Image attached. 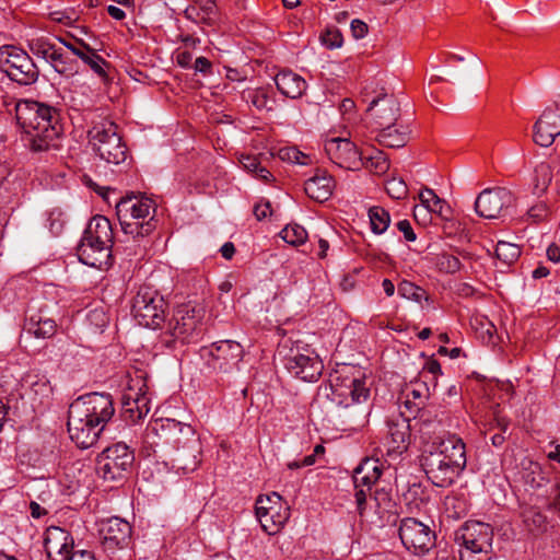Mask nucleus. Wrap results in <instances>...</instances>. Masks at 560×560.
Wrapping results in <instances>:
<instances>
[{
  "label": "nucleus",
  "mask_w": 560,
  "mask_h": 560,
  "mask_svg": "<svg viewBox=\"0 0 560 560\" xmlns=\"http://www.w3.org/2000/svg\"><path fill=\"white\" fill-rule=\"evenodd\" d=\"M374 500L380 509L382 508L383 510H388V508L390 506V498L388 497V493L384 490L376 491Z\"/></svg>",
  "instance_id": "nucleus-64"
},
{
  "label": "nucleus",
  "mask_w": 560,
  "mask_h": 560,
  "mask_svg": "<svg viewBox=\"0 0 560 560\" xmlns=\"http://www.w3.org/2000/svg\"><path fill=\"white\" fill-rule=\"evenodd\" d=\"M322 43L329 49L339 48L342 46L343 38L341 32L336 27H329L320 36Z\"/></svg>",
  "instance_id": "nucleus-52"
},
{
  "label": "nucleus",
  "mask_w": 560,
  "mask_h": 560,
  "mask_svg": "<svg viewBox=\"0 0 560 560\" xmlns=\"http://www.w3.org/2000/svg\"><path fill=\"white\" fill-rule=\"evenodd\" d=\"M515 203L511 190L502 187L488 188L479 194L475 202L476 212L486 219L505 217Z\"/></svg>",
  "instance_id": "nucleus-12"
},
{
  "label": "nucleus",
  "mask_w": 560,
  "mask_h": 560,
  "mask_svg": "<svg viewBox=\"0 0 560 560\" xmlns=\"http://www.w3.org/2000/svg\"><path fill=\"white\" fill-rule=\"evenodd\" d=\"M334 189V179L325 171H317L304 184L306 195L315 201L324 202L329 199Z\"/></svg>",
  "instance_id": "nucleus-29"
},
{
  "label": "nucleus",
  "mask_w": 560,
  "mask_h": 560,
  "mask_svg": "<svg viewBox=\"0 0 560 560\" xmlns=\"http://www.w3.org/2000/svg\"><path fill=\"white\" fill-rule=\"evenodd\" d=\"M250 103L256 106L258 109H264L267 107L268 98L264 93L260 92H252L249 94Z\"/></svg>",
  "instance_id": "nucleus-59"
},
{
  "label": "nucleus",
  "mask_w": 560,
  "mask_h": 560,
  "mask_svg": "<svg viewBox=\"0 0 560 560\" xmlns=\"http://www.w3.org/2000/svg\"><path fill=\"white\" fill-rule=\"evenodd\" d=\"M325 152L337 166L350 171L360 170L364 165L363 156L349 139L331 138L325 142Z\"/></svg>",
  "instance_id": "nucleus-17"
},
{
  "label": "nucleus",
  "mask_w": 560,
  "mask_h": 560,
  "mask_svg": "<svg viewBox=\"0 0 560 560\" xmlns=\"http://www.w3.org/2000/svg\"><path fill=\"white\" fill-rule=\"evenodd\" d=\"M438 268L446 273H455L460 270L462 262L459 258L453 254L443 253L438 256Z\"/></svg>",
  "instance_id": "nucleus-49"
},
{
  "label": "nucleus",
  "mask_w": 560,
  "mask_h": 560,
  "mask_svg": "<svg viewBox=\"0 0 560 560\" xmlns=\"http://www.w3.org/2000/svg\"><path fill=\"white\" fill-rule=\"evenodd\" d=\"M67 427L70 439L80 448H89L93 446L105 429L104 425L96 423L94 420L85 418L77 413V411L74 412L70 409L68 411Z\"/></svg>",
  "instance_id": "nucleus-16"
},
{
  "label": "nucleus",
  "mask_w": 560,
  "mask_h": 560,
  "mask_svg": "<svg viewBox=\"0 0 560 560\" xmlns=\"http://www.w3.org/2000/svg\"><path fill=\"white\" fill-rule=\"evenodd\" d=\"M410 420L402 415L388 421V453L401 454L407 451L411 438Z\"/></svg>",
  "instance_id": "nucleus-26"
},
{
  "label": "nucleus",
  "mask_w": 560,
  "mask_h": 560,
  "mask_svg": "<svg viewBox=\"0 0 560 560\" xmlns=\"http://www.w3.org/2000/svg\"><path fill=\"white\" fill-rule=\"evenodd\" d=\"M240 163L242 166L250 173H254L257 178L268 182L272 174L264 166L260 165V162L257 156L249 154H242L240 158Z\"/></svg>",
  "instance_id": "nucleus-43"
},
{
  "label": "nucleus",
  "mask_w": 560,
  "mask_h": 560,
  "mask_svg": "<svg viewBox=\"0 0 560 560\" xmlns=\"http://www.w3.org/2000/svg\"><path fill=\"white\" fill-rule=\"evenodd\" d=\"M278 155L282 161L285 162L300 165L308 164V156L294 147H287L280 149Z\"/></svg>",
  "instance_id": "nucleus-50"
},
{
  "label": "nucleus",
  "mask_w": 560,
  "mask_h": 560,
  "mask_svg": "<svg viewBox=\"0 0 560 560\" xmlns=\"http://www.w3.org/2000/svg\"><path fill=\"white\" fill-rule=\"evenodd\" d=\"M552 180V168L548 163H540L535 168V191L545 192Z\"/></svg>",
  "instance_id": "nucleus-46"
},
{
  "label": "nucleus",
  "mask_w": 560,
  "mask_h": 560,
  "mask_svg": "<svg viewBox=\"0 0 560 560\" xmlns=\"http://www.w3.org/2000/svg\"><path fill=\"white\" fill-rule=\"evenodd\" d=\"M285 369L295 377L304 382H315L322 375L324 365L318 354L310 348L300 350L299 347L290 350L284 358Z\"/></svg>",
  "instance_id": "nucleus-11"
},
{
  "label": "nucleus",
  "mask_w": 560,
  "mask_h": 560,
  "mask_svg": "<svg viewBox=\"0 0 560 560\" xmlns=\"http://www.w3.org/2000/svg\"><path fill=\"white\" fill-rule=\"evenodd\" d=\"M316 462V458L313 454L305 456L302 460H293L288 463L289 469H298L302 467H307L314 465Z\"/></svg>",
  "instance_id": "nucleus-63"
},
{
  "label": "nucleus",
  "mask_w": 560,
  "mask_h": 560,
  "mask_svg": "<svg viewBox=\"0 0 560 560\" xmlns=\"http://www.w3.org/2000/svg\"><path fill=\"white\" fill-rule=\"evenodd\" d=\"M365 166L374 168L376 173H384L388 170L389 164L385 154L382 151H377L374 156L368 159Z\"/></svg>",
  "instance_id": "nucleus-53"
},
{
  "label": "nucleus",
  "mask_w": 560,
  "mask_h": 560,
  "mask_svg": "<svg viewBox=\"0 0 560 560\" xmlns=\"http://www.w3.org/2000/svg\"><path fill=\"white\" fill-rule=\"evenodd\" d=\"M135 454L121 442L106 447L96 459V474L104 481L119 482L124 480L132 467Z\"/></svg>",
  "instance_id": "nucleus-5"
},
{
  "label": "nucleus",
  "mask_w": 560,
  "mask_h": 560,
  "mask_svg": "<svg viewBox=\"0 0 560 560\" xmlns=\"http://www.w3.org/2000/svg\"><path fill=\"white\" fill-rule=\"evenodd\" d=\"M547 215V207L544 203L536 205L528 210V217L535 221L542 220Z\"/></svg>",
  "instance_id": "nucleus-60"
},
{
  "label": "nucleus",
  "mask_w": 560,
  "mask_h": 560,
  "mask_svg": "<svg viewBox=\"0 0 560 560\" xmlns=\"http://www.w3.org/2000/svg\"><path fill=\"white\" fill-rule=\"evenodd\" d=\"M419 198L421 203L425 207H429L430 210L434 213H438L442 218H446L447 213H450V206L441 199L431 188H424Z\"/></svg>",
  "instance_id": "nucleus-39"
},
{
  "label": "nucleus",
  "mask_w": 560,
  "mask_h": 560,
  "mask_svg": "<svg viewBox=\"0 0 560 560\" xmlns=\"http://www.w3.org/2000/svg\"><path fill=\"white\" fill-rule=\"evenodd\" d=\"M523 523L532 534H541L547 530V516L537 508H528L523 513Z\"/></svg>",
  "instance_id": "nucleus-37"
},
{
  "label": "nucleus",
  "mask_w": 560,
  "mask_h": 560,
  "mask_svg": "<svg viewBox=\"0 0 560 560\" xmlns=\"http://www.w3.org/2000/svg\"><path fill=\"white\" fill-rule=\"evenodd\" d=\"M410 133L411 131L408 126L394 122L393 125L381 128L377 135V141L383 147L398 149L407 144L410 139Z\"/></svg>",
  "instance_id": "nucleus-30"
},
{
  "label": "nucleus",
  "mask_w": 560,
  "mask_h": 560,
  "mask_svg": "<svg viewBox=\"0 0 560 560\" xmlns=\"http://www.w3.org/2000/svg\"><path fill=\"white\" fill-rule=\"evenodd\" d=\"M118 220L124 233L127 235H132L135 238L138 236H147L155 229L153 215L148 221H140L135 219Z\"/></svg>",
  "instance_id": "nucleus-38"
},
{
  "label": "nucleus",
  "mask_w": 560,
  "mask_h": 560,
  "mask_svg": "<svg viewBox=\"0 0 560 560\" xmlns=\"http://www.w3.org/2000/svg\"><path fill=\"white\" fill-rule=\"evenodd\" d=\"M369 219L371 229L375 234L384 233L390 223V215L388 211L377 206L370 208Z\"/></svg>",
  "instance_id": "nucleus-40"
},
{
  "label": "nucleus",
  "mask_w": 560,
  "mask_h": 560,
  "mask_svg": "<svg viewBox=\"0 0 560 560\" xmlns=\"http://www.w3.org/2000/svg\"><path fill=\"white\" fill-rule=\"evenodd\" d=\"M385 189L387 194L394 199H402L407 196L408 192V188L405 182L395 177L386 182Z\"/></svg>",
  "instance_id": "nucleus-51"
},
{
  "label": "nucleus",
  "mask_w": 560,
  "mask_h": 560,
  "mask_svg": "<svg viewBox=\"0 0 560 560\" xmlns=\"http://www.w3.org/2000/svg\"><path fill=\"white\" fill-rule=\"evenodd\" d=\"M44 547L49 560H68L73 553V538L66 529L50 526L45 532Z\"/></svg>",
  "instance_id": "nucleus-21"
},
{
  "label": "nucleus",
  "mask_w": 560,
  "mask_h": 560,
  "mask_svg": "<svg viewBox=\"0 0 560 560\" xmlns=\"http://www.w3.org/2000/svg\"><path fill=\"white\" fill-rule=\"evenodd\" d=\"M280 237L292 246H300L306 242L307 232L302 225L293 223L281 230Z\"/></svg>",
  "instance_id": "nucleus-41"
},
{
  "label": "nucleus",
  "mask_w": 560,
  "mask_h": 560,
  "mask_svg": "<svg viewBox=\"0 0 560 560\" xmlns=\"http://www.w3.org/2000/svg\"><path fill=\"white\" fill-rule=\"evenodd\" d=\"M166 304L153 288L141 287L133 298L132 314L140 326L156 329L165 319Z\"/></svg>",
  "instance_id": "nucleus-6"
},
{
  "label": "nucleus",
  "mask_w": 560,
  "mask_h": 560,
  "mask_svg": "<svg viewBox=\"0 0 560 560\" xmlns=\"http://www.w3.org/2000/svg\"><path fill=\"white\" fill-rule=\"evenodd\" d=\"M198 317L194 307L188 305L176 310L170 322V332L175 338H185L194 332L198 325Z\"/></svg>",
  "instance_id": "nucleus-28"
},
{
  "label": "nucleus",
  "mask_w": 560,
  "mask_h": 560,
  "mask_svg": "<svg viewBox=\"0 0 560 560\" xmlns=\"http://www.w3.org/2000/svg\"><path fill=\"white\" fill-rule=\"evenodd\" d=\"M397 229L404 234V237L408 242L416 241L417 236L413 229L408 220H401L397 223Z\"/></svg>",
  "instance_id": "nucleus-56"
},
{
  "label": "nucleus",
  "mask_w": 560,
  "mask_h": 560,
  "mask_svg": "<svg viewBox=\"0 0 560 560\" xmlns=\"http://www.w3.org/2000/svg\"><path fill=\"white\" fill-rule=\"evenodd\" d=\"M211 67H212V65H211L210 60L206 57H198L194 63V69L197 72H201L203 74H208L211 70Z\"/></svg>",
  "instance_id": "nucleus-62"
},
{
  "label": "nucleus",
  "mask_w": 560,
  "mask_h": 560,
  "mask_svg": "<svg viewBox=\"0 0 560 560\" xmlns=\"http://www.w3.org/2000/svg\"><path fill=\"white\" fill-rule=\"evenodd\" d=\"M0 69L12 81L22 85L33 84L38 79V69L32 58L15 46L0 48Z\"/></svg>",
  "instance_id": "nucleus-7"
},
{
  "label": "nucleus",
  "mask_w": 560,
  "mask_h": 560,
  "mask_svg": "<svg viewBox=\"0 0 560 560\" xmlns=\"http://www.w3.org/2000/svg\"><path fill=\"white\" fill-rule=\"evenodd\" d=\"M83 236L102 245L113 246V229L110 221L103 215H95L89 223Z\"/></svg>",
  "instance_id": "nucleus-32"
},
{
  "label": "nucleus",
  "mask_w": 560,
  "mask_h": 560,
  "mask_svg": "<svg viewBox=\"0 0 560 560\" xmlns=\"http://www.w3.org/2000/svg\"><path fill=\"white\" fill-rule=\"evenodd\" d=\"M366 112L374 124L382 128L397 121L400 116V106L394 95L384 93L371 101Z\"/></svg>",
  "instance_id": "nucleus-22"
},
{
  "label": "nucleus",
  "mask_w": 560,
  "mask_h": 560,
  "mask_svg": "<svg viewBox=\"0 0 560 560\" xmlns=\"http://www.w3.org/2000/svg\"><path fill=\"white\" fill-rule=\"evenodd\" d=\"M151 430L174 451L190 444L191 438H199L192 425L171 418L155 420L151 424Z\"/></svg>",
  "instance_id": "nucleus-14"
},
{
  "label": "nucleus",
  "mask_w": 560,
  "mask_h": 560,
  "mask_svg": "<svg viewBox=\"0 0 560 560\" xmlns=\"http://www.w3.org/2000/svg\"><path fill=\"white\" fill-rule=\"evenodd\" d=\"M443 509L448 518L458 520L467 514L468 503L463 494L452 492L444 498Z\"/></svg>",
  "instance_id": "nucleus-35"
},
{
  "label": "nucleus",
  "mask_w": 560,
  "mask_h": 560,
  "mask_svg": "<svg viewBox=\"0 0 560 560\" xmlns=\"http://www.w3.org/2000/svg\"><path fill=\"white\" fill-rule=\"evenodd\" d=\"M431 212L432 211L430 210L429 207H425L423 203H421V206H415L413 218L418 222L422 221L423 223H425Z\"/></svg>",
  "instance_id": "nucleus-61"
},
{
  "label": "nucleus",
  "mask_w": 560,
  "mask_h": 560,
  "mask_svg": "<svg viewBox=\"0 0 560 560\" xmlns=\"http://www.w3.org/2000/svg\"><path fill=\"white\" fill-rule=\"evenodd\" d=\"M176 63L182 68H190L192 54L189 50H180L176 51L175 56Z\"/></svg>",
  "instance_id": "nucleus-57"
},
{
  "label": "nucleus",
  "mask_w": 560,
  "mask_h": 560,
  "mask_svg": "<svg viewBox=\"0 0 560 560\" xmlns=\"http://www.w3.org/2000/svg\"><path fill=\"white\" fill-rule=\"evenodd\" d=\"M253 212L258 221L267 218L271 213L270 202L266 201L255 205Z\"/></svg>",
  "instance_id": "nucleus-58"
},
{
  "label": "nucleus",
  "mask_w": 560,
  "mask_h": 560,
  "mask_svg": "<svg viewBox=\"0 0 560 560\" xmlns=\"http://www.w3.org/2000/svg\"><path fill=\"white\" fill-rule=\"evenodd\" d=\"M100 535L104 548L114 551L127 546L131 538V526L120 517H110L102 522Z\"/></svg>",
  "instance_id": "nucleus-19"
},
{
  "label": "nucleus",
  "mask_w": 560,
  "mask_h": 560,
  "mask_svg": "<svg viewBox=\"0 0 560 560\" xmlns=\"http://www.w3.org/2000/svg\"><path fill=\"white\" fill-rule=\"evenodd\" d=\"M47 62H49L55 69V71H57L60 74L73 73V61L69 60V58L63 54L61 48H57L55 54L50 57V59Z\"/></svg>",
  "instance_id": "nucleus-48"
},
{
  "label": "nucleus",
  "mask_w": 560,
  "mask_h": 560,
  "mask_svg": "<svg viewBox=\"0 0 560 560\" xmlns=\"http://www.w3.org/2000/svg\"><path fill=\"white\" fill-rule=\"evenodd\" d=\"M382 470L375 460L366 459L354 470L353 480L357 488L354 493L358 512L363 515L366 502V491L359 489L360 485L366 486L370 490L371 485L375 483L381 477Z\"/></svg>",
  "instance_id": "nucleus-24"
},
{
  "label": "nucleus",
  "mask_w": 560,
  "mask_h": 560,
  "mask_svg": "<svg viewBox=\"0 0 560 560\" xmlns=\"http://www.w3.org/2000/svg\"><path fill=\"white\" fill-rule=\"evenodd\" d=\"M350 28H351L352 36L355 39L363 38L368 34V31H369L368 24L359 19L352 20Z\"/></svg>",
  "instance_id": "nucleus-55"
},
{
  "label": "nucleus",
  "mask_w": 560,
  "mask_h": 560,
  "mask_svg": "<svg viewBox=\"0 0 560 560\" xmlns=\"http://www.w3.org/2000/svg\"><path fill=\"white\" fill-rule=\"evenodd\" d=\"M77 250L80 261L86 266L97 269L110 266L112 250L107 245L97 244L83 236Z\"/></svg>",
  "instance_id": "nucleus-25"
},
{
  "label": "nucleus",
  "mask_w": 560,
  "mask_h": 560,
  "mask_svg": "<svg viewBox=\"0 0 560 560\" xmlns=\"http://www.w3.org/2000/svg\"><path fill=\"white\" fill-rule=\"evenodd\" d=\"M56 323L48 317L31 316L27 323L28 332L33 334L36 338H50L56 332Z\"/></svg>",
  "instance_id": "nucleus-36"
},
{
  "label": "nucleus",
  "mask_w": 560,
  "mask_h": 560,
  "mask_svg": "<svg viewBox=\"0 0 560 560\" xmlns=\"http://www.w3.org/2000/svg\"><path fill=\"white\" fill-rule=\"evenodd\" d=\"M185 16L196 23L212 24L215 19V4L213 0H202L201 4L186 8Z\"/></svg>",
  "instance_id": "nucleus-33"
},
{
  "label": "nucleus",
  "mask_w": 560,
  "mask_h": 560,
  "mask_svg": "<svg viewBox=\"0 0 560 560\" xmlns=\"http://www.w3.org/2000/svg\"><path fill=\"white\" fill-rule=\"evenodd\" d=\"M28 48L33 55L48 61L58 47L47 37H37L28 42Z\"/></svg>",
  "instance_id": "nucleus-42"
},
{
  "label": "nucleus",
  "mask_w": 560,
  "mask_h": 560,
  "mask_svg": "<svg viewBox=\"0 0 560 560\" xmlns=\"http://www.w3.org/2000/svg\"><path fill=\"white\" fill-rule=\"evenodd\" d=\"M281 500V495L277 492L259 495L256 500V517L269 535L277 534L290 517V508L287 504L283 505Z\"/></svg>",
  "instance_id": "nucleus-9"
},
{
  "label": "nucleus",
  "mask_w": 560,
  "mask_h": 560,
  "mask_svg": "<svg viewBox=\"0 0 560 560\" xmlns=\"http://www.w3.org/2000/svg\"><path fill=\"white\" fill-rule=\"evenodd\" d=\"M69 409L104 427L115 412L112 396L96 392L80 396L70 405Z\"/></svg>",
  "instance_id": "nucleus-10"
},
{
  "label": "nucleus",
  "mask_w": 560,
  "mask_h": 560,
  "mask_svg": "<svg viewBox=\"0 0 560 560\" xmlns=\"http://www.w3.org/2000/svg\"><path fill=\"white\" fill-rule=\"evenodd\" d=\"M155 202L143 195H130L121 198L116 205L118 219L144 221L151 212H155Z\"/></svg>",
  "instance_id": "nucleus-23"
},
{
  "label": "nucleus",
  "mask_w": 560,
  "mask_h": 560,
  "mask_svg": "<svg viewBox=\"0 0 560 560\" xmlns=\"http://www.w3.org/2000/svg\"><path fill=\"white\" fill-rule=\"evenodd\" d=\"M329 382L330 394L327 395V399L331 405V411L338 416H341V410L365 401L370 395L362 372L352 365H343L335 371Z\"/></svg>",
  "instance_id": "nucleus-3"
},
{
  "label": "nucleus",
  "mask_w": 560,
  "mask_h": 560,
  "mask_svg": "<svg viewBox=\"0 0 560 560\" xmlns=\"http://www.w3.org/2000/svg\"><path fill=\"white\" fill-rule=\"evenodd\" d=\"M15 113L18 124L28 136L32 151L43 152L56 147L55 141L61 132L56 108L25 101L16 105Z\"/></svg>",
  "instance_id": "nucleus-2"
},
{
  "label": "nucleus",
  "mask_w": 560,
  "mask_h": 560,
  "mask_svg": "<svg viewBox=\"0 0 560 560\" xmlns=\"http://www.w3.org/2000/svg\"><path fill=\"white\" fill-rule=\"evenodd\" d=\"M80 46L82 50L79 54V58L86 63L97 75L105 79L107 77L105 68L108 67V62L96 54V50L91 48L88 44L80 39Z\"/></svg>",
  "instance_id": "nucleus-34"
},
{
  "label": "nucleus",
  "mask_w": 560,
  "mask_h": 560,
  "mask_svg": "<svg viewBox=\"0 0 560 560\" xmlns=\"http://www.w3.org/2000/svg\"><path fill=\"white\" fill-rule=\"evenodd\" d=\"M275 82L277 89L283 95L291 98L302 96L307 88L306 81L301 75L290 70L279 72L275 78Z\"/></svg>",
  "instance_id": "nucleus-31"
},
{
  "label": "nucleus",
  "mask_w": 560,
  "mask_h": 560,
  "mask_svg": "<svg viewBox=\"0 0 560 560\" xmlns=\"http://www.w3.org/2000/svg\"><path fill=\"white\" fill-rule=\"evenodd\" d=\"M88 320L95 325L97 328H103L107 325L108 318L102 310H93L88 314Z\"/></svg>",
  "instance_id": "nucleus-54"
},
{
  "label": "nucleus",
  "mask_w": 560,
  "mask_h": 560,
  "mask_svg": "<svg viewBox=\"0 0 560 560\" xmlns=\"http://www.w3.org/2000/svg\"><path fill=\"white\" fill-rule=\"evenodd\" d=\"M243 354L241 343L233 340H220L201 349V357L206 360L207 366L220 374L237 370Z\"/></svg>",
  "instance_id": "nucleus-8"
},
{
  "label": "nucleus",
  "mask_w": 560,
  "mask_h": 560,
  "mask_svg": "<svg viewBox=\"0 0 560 560\" xmlns=\"http://www.w3.org/2000/svg\"><path fill=\"white\" fill-rule=\"evenodd\" d=\"M560 136V103L548 106L534 125L533 140L536 144L548 148Z\"/></svg>",
  "instance_id": "nucleus-18"
},
{
  "label": "nucleus",
  "mask_w": 560,
  "mask_h": 560,
  "mask_svg": "<svg viewBox=\"0 0 560 560\" xmlns=\"http://www.w3.org/2000/svg\"><path fill=\"white\" fill-rule=\"evenodd\" d=\"M456 539H462L463 546L471 553H489L492 550L493 529L482 522H467L456 534Z\"/></svg>",
  "instance_id": "nucleus-15"
},
{
  "label": "nucleus",
  "mask_w": 560,
  "mask_h": 560,
  "mask_svg": "<svg viewBox=\"0 0 560 560\" xmlns=\"http://www.w3.org/2000/svg\"><path fill=\"white\" fill-rule=\"evenodd\" d=\"M90 143L95 153L105 162L119 165L127 160V147L112 121L95 125L90 131Z\"/></svg>",
  "instance_id": "nucleus-4"
},
{
  "label": "nucleus",
  "mask_w": 560,
  "mask_h": 560,
  "mask_svg": "<svg viewBox=\"0 0 560 560\" xmlns=\"http://www.w3.org/2000/svg\"><path fill=\"white\" fill-rule=\"evenodd\" d=\"M201 443L199 438H191L190 444L174 451L172 465L178 471L189 474L195 471L201 459Z\"/></svg>",
  "instance_id": "nucleus-27"
},
{
  "label": "nucleus",
  "mask_w": 560,
  "mask_h": 560,
  "mask_svg": "<svg viewBox=\"0 0 560 560\" xmlns=\"http://www.w3.org/2000/svg\"><path fill=\"white\" fill-rule=\"evenodd\" d=\"M421 467L436 487L451 486L466 467L465 443L456 435L428 444L422 452Z\"/></svg>",
  "instance_id": "nucleus-1"
},
{
  "label": "nucleus",
  "mask_w": 560,
  "mask_h": 560,
  "mask_svg": "<svg viewBox=\"0 0 560 560\" xmlns=\"http://www.w3.org/2000/svg\"><path fill=\"white\" fill-rule=\"evenodd\" d=\"M141 386L135 390L132 386L122 396L121 416L126 421L136 423L143 419L150 411V399L144 388L147 387L142 381Z\"/></svg>",
  "instance_id": "nucleus-20"
},
{
  "label": "nucleus",
  "mask_w": 560,
  "mask_h": 560,
  "mask_svg": "<svg viewBox=\"0 0 560 560\" xmlns=\"http://www.w3.org/2000/svg\"><path fill=\"white\" fill-rule=\"evenodd\" d=\"M495 255L505 265H511L520 257L521 248L516 244L500 241L495 247Z\"/></svg>",
  "instance_id": "nucleus-45"
},
{
  "label": "nucleus",
  "mask_w": 560,
  "mask_h": 560,
  "mask_svg": "<svg viewBox=\"0 0 560 560\" xmlns=\"http://www.w3.org/2000/svg\"><path fill=\"white\" fill-rule=\"evenodd\" d=\"M398 294L404 299L412 300L418 303L422 301L428 302L430 300L425 290L406 280L398 284Z\"/></svg>",
  "instance_id": "nucleus-44"
},
{
  "label": "nucleus",
  "mask_w": 560,
  "mask_h": 560,
  "mask_svg": "<svg viewBox=\"0 0 560 560\" xmlns=\"http://www.w3.org/2000/svg\"><path fill=\"white\" fill-rule=\"evenodd\" d=\"M399 537L406 549L416 555L428 552L434 546L435 540L429 526L411 517L401 521Z\"/></svg>",
  "instance_id": "nucleus-13"
},
{
  "label": "nucleus",
  "mask_w": 560,
  "mask_h": 560,
  "mask_svg": "<svg viewBox=\"0 0 560 560\" xmlns=\"http://www.w3.org/2000/svg\"><path fill=\"white\" fill-rule=\"evenodd\" d=\"M415 420L416 425L419 424V432L422 434V439L429 436L431 433L430 428H433L434 431L436 427L441 425V421L432 419L430 410L427 409L419 410V413Z\"/></svg>",
  "instance_id": "nucleus-47"
}]
</instances>
